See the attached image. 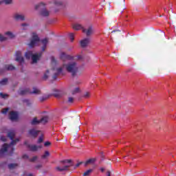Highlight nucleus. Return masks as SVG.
I'll return each instance as SVG.
<instances>
[{"instance_id":"nucleus-13","label":"nucleus","mask_w":176,"mask_h":176,"mask_svg":"<svg viewBox=\"0 0 176 176\" xmlns=\"http://www.w3.org/2000/svg\"><path fill=\"white\" fill-rule=\"evenodd\" d=\"M53 71H56V72L54 74L52 79L54 80H56V79H57V76H58V75H60V74L63 72V67H59L56 69H53Z\"/></svg>"},{"instance_id":"nucleus-5","label":"nucleus","mask_w":176,"mask_h":176,"mask_svg":"<svg viewBox=\"0 0 176 176\" xmlns=\"http://www.w3.org/2000/svg\"><path fill=\"white\" fill-rule=\"evenodd\" d=\"M18 94L19 96H25L27 94H41V90L38 89L36 87H33V91H30L29 88L20 89L18 91Z\"/></svg>"},{"instance_id":"nucleus-54","label":"nucleus","mask_w":176,"mask_h":176,"mask_svg":"<svg viewBox=\"0 0 176 176\" xmlns=\"http://www.w3.org/2000/svg\"><path fill=\"white\" fill-rule=\"evenodd\" d=\"M29 102L28 100H24V102Z\"/></svg>"},{"instance_id":"nucleus-46","label":"nucleus","mask_w":176,"mask_h":176,"mask_svg":"<svg viewBox=\"0 0 176 176\" xmlns=\"http://www.w3.org/2000/svg\"><path fill=\"white\" fill-rule=\"evenodd\" d=\"M0 96L1 97V98H5V97L8 96V95L0 93Z\"/></svg>"},{"instance_id":"nucleus-51","label":"nucleus","mask_w":176,"mask_h":176,"mask_svg":"<svg viewBox=\"0 0 176 176\" xmlns=\"http://www.w3.org/2000/svg\"><path fill=\"white\" fill-rule=\"evenodd\" d=\"M77 57H78V60L82 59V56H80V55H78Z\"/></svg>"},{"instance_id":"nucleus-6","label":"nucleus","mask_w":176,"mask_h":176,"mask_svg":"<svg viewBox=\"0 0 176 176\" xmlns=\"http://www.w3.org/2000/svg\"><path fill=\"white\" fill-rule=\"evenodd\" d=\"M40 39L39 37L36 34V33L32 34V40L29 44L30 47H34L36 45V44L39 42Z\"/></svg>"},{"instance_id":"nucleus-8","label":"nucleus","mask_w":176,"mask_h":176,"mask_svg":"<svg viewBox=\"0 0 176 176\" xmlns=\"http://www.w3.org/2000/svg\"><path fill=\"white\" fill-rule=\"evenodd\" d=\"M13 19H15L16 21H25V16L24 14L15 13L13 15Z\"/></svg>"},{"instance_id":"nucleus-36","label":"nucleus","mask_w":176,"mask_h":176,"mask_svg":"<svg viewBox=\"0 0 176 176\" xmlns=\"http://www.w3.org/2000/svg\"><path fill=\"white\" fill-rule=\"evenodd\" d=\"M74 36V33H70L69 34V38H70L71 42H74V41L75 39V38Z\"/></svg>"},{"instance_id":"nucleus-49","label":"nucleus","mask_w":176,"mask_h":176,"mask_svg":"<svg viewBox=\"0 0 176 176\" xmlns=\"http://www.w3.org/2000/svg\"><path fill=\"white\" fill-rule=\"evenodd\" d=\"M42 167V165H37L36 166V168H41Z\"/></svg>"},{"instance_id":"nucleus-29","label":"nucleus","mask_w":176,"mask_h":176,"mask_svg":"<svg viewBox=\"0 0 176 176\" xmlns=\"http://www.w3.org/2000/svg\"><path fill=\"white\" fill-rule=\"evenodd\" d=\"M17 166V164H8V168H10V170H12V168H16Z\"/></svg>"},{"instance_id":"nucleus-27","label":"nucleus","mask_w":176,"mask_h":176,"mask_svg":"<svg viewBox=\"0 0 176 176\" xmlns=\"http://www.w3.org/2000/svg\"><path fill=\"white\" fill-rule=\"evenodd\" d=\"M6 85H8V78L0 80V86H5Z\"/></svg>"},{"instance_id":"nucleus-42","label":"nucleus","mask_w":176,"mask_h":176,"mask_svg":"<svg viewBox=\"0 0 176 176\" xmlns=\"http://www.w3.org/2000/svg\"><path fill=\"white\" fill-rule=\"evenodd\" d=\"M37 159H38V157H37V156H34V157H33L32 158L30 159L29 161L31 162H35Z\"/></svg>"},{"instance_id":"nucleus-30","label":"nucleus","mask_w":176,"mask_h":176,"mask_svg":"<svg viewBox=\"0 0 176 176\" xmlns=\"http://www.w3.org/2000/svg\"><path fill=\"white\" fill-rule=\"evenodd\" d=\"M47 156H50V153H49V151H45V153L41 156V158L46 159Z\"/></svg>"},{"instance_id":"nucleus-23","label":"nucleus","mask_w":176,"mask_h":176,"mask_svg":"<svg viewBox=\"0 0 176 176\" xmlns=\"http://www.w3.org/2000/svg\"><path fill=\"white\" fill-rule=\"evenodd\" d=\"M83 27L81 26V25L79 24H74L73 25V30H75V31H79V30H82Z\"/></svg>"},{"instance_id":"nucleus-40","label":"nucleus","mask_w":176,"mask_h":176,"mask_svg":"<svg viewBox=\"0 0 176 176\" xmlns=\"http://www.w3.org/2000/svg\"><path fill=\"white\" fill-rule=\"evenodd\" d=\"M30 26V24L27 23H22L21 25V27H23V30H25V27H29Z\"/></svg>"},{"instance_id":"nucleus-9","label":"nucleus","mask_w":176,"mask_h":176,"mask_svg":"<svg viewBox=\"0 0 176 176\" xmlns=\"http://www.w3.org/2000/svg\"><path fill=\"white\" fill-rule=\"evenodd\" d=\"M60 58L63 61H65L66 60H72L74 57H72L71 55L65 54V52H61L60 54Z\"/></svg>"},{"instance_id":"nucleus-55","label":"nucleus","mask_w":176,"mask_h":176,"mask_svg":"<svg viewBox=\"0 0 176 176\" xmlns=\"http://www.w3.org/2000/svg\"><path fill=\"white\" fill-rule=\"evenodd\" d=\"M164 10L165 12H167V9H166V8H164Z\"/></svg>"},{"instance_id":"nucleus-33","label":"nucleus","mask_w":176,"mask_h":176,"mask_svg":"<svg viewBox=\"0 0 176 176\" xmlns=\"http://www.w3.org/2000/svg\"><path fill=\"white\" fill-rule=\"evenodd\" d=\"M75 99L74 98V97H69L68 98H67V102H68V104H72L73 102H74V100Z\"/></svg>"},{"instance_id":"nucleus-41","label":"nucleus","mask_w":176,"mask_h":176,"mask_svg":"<svg viewBox=\"0 0 176 176\" xmlns=\"http://www.w3.org/2000/svg\"><path fill=\"white\" fill-rule=\"evenodd\" d=\"M43 142V138L42 136L39 137L37 143L38 144H42Z\"/></svg>"},{"instance_id":"nucleus-25","label":"nucleus","mask_w":176,"mask_h":176,"mask_svg":"<svg viewBox=\"0 0 176 176\" xmlns=\"http://www.w3.org/2000/svg\"><path fill=\"white\" fill-rule=\"evenodd\" d=\"M13 2V0H3L0 1V5L1 3H5V5H10Z\"/></svg>"},{"instance_id":"nucleus-20","label":"nucleus","mask_w":176,"mask_h":176,"mask_svg":"<svg viewBox=\"0 0 176 176\" xmlns=\"http://www.w3.org/2000/svg\"><path fill=\"white\" fill-rule=\"evenodd\" d=\"M32 56H34V54H32V52H31V51L25 52V57L28 60H30V58H32Z\"/></svg>"},{"instance_id":"nucleus-48","label":"nucleus","mask_w":176,"mask_h":176,"mask_svg":"<svg viewBox=\"0 0 176 176\" xmlns=\"http://www.w3.org/2000/svg\"><path fill=\"white\" fill-rule=\"evenodd\" d=\"M107 176H111V171L108 170L107 172Z\"/></svg>"},{"instance_id":"nucleus-43","label":"nucleus","mask_w":176,"mask_h":176,"mask_svg":"<svg viewBox=\"0 0 176 176\" xmlns=\"http://www.w3.org/2000/svg\"><path fill=\"white\" fill-rule=\"evenodd\" d=\"M0 140L3 141V142H6V137L5 136H1Z\"/></svg>"},{"instance_id":"nucleus-21","label":"nucleus","mask_w":176,"mask_h":176,"mask_svg":"<svg viewBox=\"0 0 176 176\" xmlns=\"http://www.w3.org/2000/svg\"><path fill=\"white\" fill-rule=\"evenodd\" d=\"M49 121V118L47 116H44L40 120V123H43V124H46Z\"/></svg>"},{"instance_id":"nucleus-10","label":"nucleus","mask_w":176,"mask_h":176,"mask_svg":"<svg viewBox=\"0 0 176 176\" xmlns=\"http://www.w3.org/2000/svg\"><path fill=\"white\" fill-rule=\"evenodd\" d=\"M41 57H42V52L38 54H33L32 56V61L33 64L38 63V60H40Z\"/></svg>"},{"instance_id":"nucleus-14","label":"nucleus","mask_w":176,"mask_h":176,"mask_svg":"<svg viewBox=\"0 0 176 176\" xmlns=\"http://www.w3.org/2000/svg\"><path fill=\"white\" fill-rule=\"evenodd\" d=\"M19 119V114H17V112L16 111H10V120H17Z\"/></svg>"},{"instance_id":"nucleus-56","label":"nucleus","mask_w":176,"mask_h":176,"mask_svg":"<svg viewBox=\"0 0 176 176\" xmlns=\"http://www.w3.org/2000/svg\"><path fill=\"white\" fill-rule=\"evenodd\" d=\"M113 32H116V31H115V30H113V32H111V33H112V34H113Z\"/></svg>"},{"instance_id":"nucleus-28","label":"nucleus","mask_w":176,"mask_h":176,"mask_svg":"<svg viewBox=\"0 0 176 176\" xmlns=\"http://www.w3.org/2000/svg\"><path fill=\"white\" fill-rule=\"evenodd\" d=\"M91 173H93V169H89L83 173L82 176H89Z\"/></svg>"},{"instance_id":"nucleus-50","label":"nucleus","mask_w":176,"mask_h":176,"mask_svg":"<svg viewBox=\"0 0 176 176\" xmlns=\"http://www.w3.org/2000/svg\"><path fill=\"white\" fill-rule=\"evenodd\" d=\"M100 171L102 173H104V171H105V169L104 168H100Z\"/></svg>"},{"instance_id":"nucleus-53","label":"nucleus","mask_w":176,"mask_h":176,"mask_svg":"<svg viewBox=\"0 0 176 176\" xmlns=\"http://www.w3.org/2000/svg\"><path fill=\"white\" fill-rule=\"evenodd\" d=\"M28 176H34V175H32V173H30L29 175H28Z\"/></svg>"},{"instance_id":"nucleus-34","label":"nucleus","mask_w":176,"mask_h":176,"mask_svg":"<svg viewBox=\"0 0 176 176\" xmlns=\"http://www.w3.org/2000/svg\"><path fill=\"white\" fill-rule=\"evenodd\" d=\"M51 62L52 64H57V60H56V58H54V56L51 57Z\"/></svg>"},{"instance_id":"nucleus-11","label":"nucleus","mask_w":176,"mask_h":176,"mask_svg":"<svg viewBox=\"0 0 176 176\" xmlns=\"http://www.w3.org/2000/svg\"><path fill=\"white\" fill-rule=\"evenodd\" d=\"M16 61L20 64H23V63H24V58L21 56V52L20 51L16 52Z\"/></svg>"},{"instance_id":"nucleus-16","label":"nucleus","mask_w":176,"mask_h":176,"mask_svg":"<svg viewBox=\"0 0 176 176\" xmlns=\"http://www.w3.org/2000/svg\"><path fill=\"white\" fill-rule=\"evenodd\" d=\"M80 46L81 47H86L90 43V38H85L82 40L80 42Z\"/></svg>"},{"instance_id":"nucleus-3","label":"nucleus","mask_w":176,"mask_h":176,"mask_svg":"<svg viewBox=\"0 0 176 176\" xmlns=\"http://www.w3.org/2000/svg\"><path fill=\"white\" fill-rule=\"evenodd\" d=\"M60 164L61 166H56V171H59L60 173L63 171H67L68 168L69 167H72L74 166V164H72V160H64L62 161H60Z\"/></svg>"},{"instance_id":"nucleus-44","label":"nucleus","mask_w":176,"mask_h":176,"mask_svg":"<svg viewBox=\"0 0 176 176\" xmlns=\"http://www.w3.org/2000/svg\"><path fill=\"white\" fill-rule=\"evenodd\" d=\"M52 144V143H50V142H45L44 143V146H49Z\"/></svg>"},{"instance_id":"nucleus-45","label":"nucleus","mask_w":176,"mask_h":176,"mask_svg":"<svg viewBox=\"0 0 176 176\" xmlns=\"http://www.w3.org/2000/svg\"><path fill=\"white\" fill-rule=\"evenodd\" d=\"M80 164H83V162H78L76 164L74 168H76L77 167H79V166H80Z\"/></svg>"},{"instance_id":"nucleus-22","label":"nucleus","mask_w":176,"mask_h":176,"mask_svg":"<svg viewBox=\"0 0 176 176\" xmlns=\"http://www.w3.org/2000/svg\"><path fill=\"white\" fill-rule=\"evenodd\" d=\"M39 123H41V121L38 120V118H36V117H35L31 122L32 126H36V124H39Z\"/></svg>"},{"instance_id":"nucleus-15","label":"nucleus","mask_w":176,"mask_h":176,"mask_svg":"<svg viewBox=\"0 0 176 176\" xmlns=\"http://www.w3.org/2000/svg\"><path fill=\"white\" fill-rule=\"evenodd\" d=\"M28 133L30 135L34 138H36V137H38V134H39V131L35 130V129H32L29 130Z\"/></svg>"},{"instance_id":"nucleus-19","label":"nucleus","mask_w":176,"mask_h":176,"mask_svg":"<svg viewBox=\"0 0 176 176\" xmlns=\"http://www.w3.org/2000/svg\"><path fill=\"white\" fill-rule=\"evenodd\" d=\"M42 43H43V47H42V50L43 52H45V50H46V47L47 46V43L49 42L47 41V38H44L41 41Z\"/></svg>"},{"instance_id":"nucleus-26","label":"nucleus","mask_w":176,"mask_h":176,"mask_svg":"<svg viewBox=\"0 0 176 176\" xmlns=\"http://www.w3.org/2000/svg\"><path fill=\"white\" fill-rule=\"evenodd\" d=\"M94 162H96V159H89L85 162V166H87V164H93Z\"/></svg>"},{"instance_id":"nucleus-24","label":"nucleus","mask_w":176,"mask_h":176,"mask_svg":"<svg viewBox=\"0 0 176 176\" xmlns=\"http://www.w3.org/2000/svg\"><path fill=\"white\" fill-rule=\"evenodd\" d=\"M72 96H75V94H78V93H80V89L79 87H76L74 90L71 91Z\"/></svg>"},{"instance_id":"nucleus-35","label":"nucleus","mask_w":176,"mask_h":176,"mask_svg":"<svg viewBox=\"0 0 176 176\" xmlns=\"http://www.w3.org/2000/svg\"><path fill=\"white\" fill-rule=\"evenodd\" d=\"M49 98V96H43L40 98L41 102H43V101H46V100Z\"/></svg>"},{"instance_id":"nucleus-38","label":"nucleus","mask_w":176,"mask_h":176,"mask_svg":"<svg viewBox=\"0 0 176 176\" xmlns=\"http://www.w3.org/2000/svg\"><path fill=\"white\" fill-rule=\"evenodd\" d=\"M84 98H89L90 97V93L85 92L83 95Z\"/></svg>"},{"instance_id":"nucleus-32","label":"nucleus","mask_w":176,"mask_h":176,"mask_svg":"<svg viewBox=\"0 0 176 176\" xmlns=\"http://www.w3.org/2000/svg\"><path fill=\"white\" fill-rule=\"evenodd\" d=\"M49 70H47L46 72L45 73L43 78L44 79V80H46L48 78H49Z\"/></svg>"},{"instance_id":"nucleus-4","label":"nucleus","mask_w":176,"mask_h":176,"mask_svg":"<svg viewBox=\"0 0 176 176\" xmlns=\"http://www.w3.org/2000/svg\"><path fill=\"white\" fill-rule=\"evenodd\" d=\"M35 10H41L40 14L43 17H49V15L50 14V11L46 10V8L45 7V3H40L36 5Z\"/></svg>"},{"instance_id":"nucleus-1","label":"nucleus","mask_w":176,"mask_h":176,"mask_svg":"<svg viewBox=\"0 0 176 176\" xmlns=\"http://www.w3.org/2000/svg\"><path fill=\"white\" fill-rule=\"evenodd\" d=\"M15 135L16 133L14 131L8 132V137L10 138L12 142L10 144L6 143L2 146L1 149H0V155H3L5 152H8V149H9L10 155H13V152H14V147H13V145H16L17 142L20 141V139L19 138L14 140Z\"/></svg>"},{"instance_id":"nucleus-18","label":"nucleus","mask_w":176,"mask_h":176,"mask_svg":"<svg viewBox=\"0 0 176 176\" xmlns=\"http://www.w3.org/2000/svg\"><path fill=\"white\" fill-rule=\"evenodd\" d=\"M82 31L83 32H85L87 36H90V35L93 34V28L89 27L88 30L84 29Z\"/></svg>"},{"instance_id":"nucleus-31","label":"nucleus","mask_w":176,"mask_h":176,"mask_svg":"<svg viewBox=\"0 0 176 176\" xmlns=\"http://www.w3.org/2000/svg\"><path fill=\"white\" fill-rule=\"evenodd\" d=\"M6 35H8V36H9V38H14V34H13V33H12L11 32H6Z\"/></svg>"},{"instance_id":"nucleus-37","label":"nucleus","mask_w":176,"mask_h":176,"mask_svg":"<svg viewBox=\"0 0 176 176\" xmlns=\"http://www.w3.org/2000/svg\"><path fill=\"white\" fill-rule=\"evenodd\" d=\"M6 37L3 36V35L0 34V42H3L4 41H6Z\"/></svg>"},{"instance_id":"nucleus-17","label":"nucleus","mask_w":176,"mask_h":176,"mask_svg":"<svg viewBox=\"0 0 176 176\" xmlns=\"http://www.w3.org/2000/svg\"><path fill=\"white\" fill-rule=\"evenodd\" d=\"M54 5L56 7V8H61V6H63L64 3L61 1V0H55L54 1Z\"/></svg>"},{"instance_id":"nucleus-12","label":"nucleus","mask_w":176,"mask_h":176,"mask_svg":"<svg viewBox=\"0 0 176 176\" xmlns=\"http://www.w3.org/2000/svg\"><path fill=\"white\" fill-rule=\"evenodd\" d=\"M13 69H16V67L12 65H6L4 67L0 70V74H3L5 71H13Z\"/></svg>"},{"instance_id":"nucleus-7","label":"nucleus","mask_w":176,"mask_h":176,"mask_svg":"<svg viewBox=\"0 0 176 176\" xmlns=\"http://www.w3.org/2000/svg\"><path fill=\"white\" fill-rule=\"evenodd\" d=\"M24 144L26 145V146H28V148H30V151L32 152H36L38 149H42L43 148L42 145L36 146L35 144H28V142H25Z\"/></svg>"},{"instance_id":"nucleus-2","label":"nucleus","mask_w":176,"mask_h":176,"mask_svg":"<svg viewBox=\"0 0 176 176\" xmlns=\"http://www.w3.org/2000/svg\"><path fill=\"white\" fill-rule=\"evenodd\" d=\"M63 67H65L67 72L71 74L72 78L78 76V74L79 72V65H78L76 62H69L66 65H63Z\"/></svg>"},{"instance_id":"nucleus-39","label":"nucleus","mask_w":176,"mask_h":176,"mask_svg":"<svg viewBox=\"0 0 176 176\" xmlns=\"http://www.w3.org/2000/svg\"><path fill=\"white\" fill-rule=\"evenodd\" d=\"M9 111V108H6V109H3L2 111H1V113H3L4 115H6V113H8V111Z\"/></svg>"},{"instance_id":"nucleus-47","label":"nucleus","mask_w":176,"mask_h":176,"mask_svg":"<svg viewBox=\"0 0 176 176\" xmlns=\"http://www.w3.org/2000/svg\"><path fill=\"white\" fill-rule=\"evenodd\" d=\"M22 157H23V159H28V155H27V154H25V155H23V156H22Z\"/></svg>"},{"instance_id":"nucleus-52","label":"nucleus","mask_w":176,"mask_h":176,"mask_svg":"<svg viewBox=\"0 0 176 176\" xmlns=\"http://www.w3.org/2000/svg\"><path fill=\"white\" fill-rule=\"evenodd\" d=\"M54 97H59V96H58V94H54Z\"/></svg>"}]
</instances>
